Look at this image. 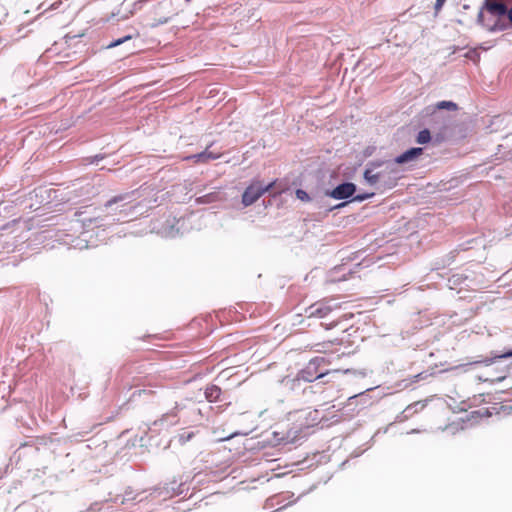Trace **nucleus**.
Wrapping results in <instances>:
<instances>
[{"mask_svg": "<svg viewBox=\"0 0 512 512\" xmlns=\"http://www.w3.org/2000/svg\"><path fill=\"white\" fill-rule=\"evenodd\" d=\"M315 351H317V352H323L324 350L317 348Z\"/></svg>", "mask_w": 512, "mask_h": 512, "instance_id": "b1692460", "label": "nucleus"}, {"mask_svg": "<svg viewBox=\"0 0 512 512\" xmlns=\"http://www.w3.org/2000/svg\"><path fill=\"white\" fill-rule=\"evenodd\" d=\"M500 357H503V358L512 357V350L504 352Z\"/></svg>", "mask_w": 512, "mask_h": 512, "instance_id": "6ab92c4d", "label": "nucleus"}, {"mask_svg": "<svg viewBox=\"0 0 512 512\" xmlns=\"http://www.w3.org/2000/svg\"><path fill=\"white\" fill-rule=\"evenodd\" d=\"M388 168H389V167H386L387 172H392V171H393L392 169H389V170H388Z\"/></svg>", "mask_w": 512, "mask_h": 512, "instance_id": "a878e982", "label": "nucleus"}, {"mask_svg": "<svg viewBox=\"0 0 512 512\" xmlns=\"http://www.w3.org/2000/svg\"><path fill=\"white\" fill-rule=\"evenodd\" d=\"M444 2H445V0H436L435 10L439 11L442 8V6L444 5Z\"/></svg>", "mask_w": 512, "mask_h": 512, "instance_id": "a211bd4d", "label": "nucleus"}, {"mask_svg": "<svg viewBox=\"0 0 512 512\" xmlns=\"http://www.w3.org/2000/svg\"><path fill=\"white\" fill-rule=\"evenodd\" d=\"M296 196L302 201H308L310 199L309 195L302 189L296 191Z\"/></svg>", "mask_w": 512, "mask_h": 512, "instance_id": "2eb2a0df", "label": "nucleus"}, {"mask_svg": "<svg viewBox=\"0 0 512 512\" xmlns=\"http://www.w3.org/2000/svg\"><path fill=\"white\" fill-rule=\"evenodd\" d=\"M512 15V7L508 10V16Z\"/></svg>", "mask_w": 512, "mask_h": 512, "instance_id": "412c9836", "label": "nucleus"}, {"mask_svg": "<svg viewBox=\"0 0 512 512\" xmlns=\"http://www.w3.org/2000/svg\"><path fill=\"white\" fill-rule=\"evenodd\" d=\"M503 379H504V377H498V378H497V380H498V381H501V380H503Z\"/></svg>", "mask_w": 512, "mask_h": 512, "instance_id": "393cba45", "label": "nucleus"}, {"mask_svg": "<svg viewBox=\"0 0 512 512\" xmlns=\"http://www.w3.org/2000/svg\"><path fill=\"white\" fill-rule=\"evenodd\" d=\"M384 172L385 171L375 173L371 169H366L364 172V178L369 184L374 185L380 180V178L383 176Z\"/></svg>", "mask_w": 512, "mask_h": 512, "instance_id": "9d476101", "label": "nucleus"}, {"mask_svg": "<svg viewBox=\"0 0 512 512\" xmlns=\"http://www.w3.org/2000/svg\"><path fill=\"white\" fill-rule=\"evenodd\" d=\"M142 394H145V395H152L154 394V391L152 390H146V389H142V390H138L136 392L133 393V396H141Z\"/></svg>", "mask_w": 512, "mask_h": 512, "instance_id": "dca6fc26", "label": "nucleus"}, {"mask_svg": "<svg viewBox=\"0 0 512 512\" xmlns=\"http://www.w3.org/2000/svg\"><path fill=\"white\" fill-rule=\"evenodd\" d=\"M131 38H132V36H131V35H127V36H125V37H123V38L117 39V40H115V41L111 42V43L108 45V48H114V47H116V46H119V45H121L122 43H124V42H126V41L130 40Z\"/></svg>", "mask_w": 512, "mask_h": 512, "instance_id": "4468645a", "label": "nucleus"}, {"mask_svg": "<svg viewBox=\"0 0 512 512\" xmlns=\"http://www.w3.org/2000/svg\"><path fill=\"white\" fill-rule=\"evenodd\" d=\"M482 18H483V13H482V11H481V12L478 14V19H479V21H482Z\"/></svg>", "mask_w": 512, "mask_h": 512, "instance_id": "aec40b11", "label": "nucleus"}, {"mask_svg": "<svg viewBox=\"0 0 512 512\" xmlns=\"http://www.w3.org/2000/svg\"><path fill=\"white\" fill-rule=\"evenodd\" d=\"M168 19L161 20L159 23H166Z\"/></svg>", "mask_w": 512, "mask_h": 512, "instance_id": "5701e85b", "label": "nucleus"}, {"mask_svg": "<svg viewBox=\"0 0 512 512\" xmlns=\"http://www.w3.org/2000/svg\"><path fill=\"white\" fill-rule=\"evenodd\" d=\"M339 307L340 306L338 304L331 305L329 301L323 300L312 304L306 310V313L308 317L324 318Z\"/></svg>", "mask_w": 512, "mask_h": 512, "instance_id": "7ed1b4c3", "label": "nucleus"}, {"mask_svg": "<svg viewBox=\"0 0 512 512\" xmlns=\"http://www.w3.org/2000/svg\"><path fill=\"white\" fill-rule=\"evenodd\" d=\"M373 195H374L373 193H371V194H365V195H357V196H355V197H354V199H353V200H354V201H363V200H365V199H367V198H369V197H371V196H373Z\"/></svg>", "mask_w": 512, "mask_h": 512, "instance_id": "f3484780", "label": "nucleus"}, {"mask_svg": "<svg viewBox=\"0 0 512 512\" xmlns=\"http://www.w3.org/2000/svg\"><path fill=\"white\" fill-rule=\"evenodd\" d=\"M274 185L275 181L268 185H263L260 181H253L242 194V204L245 207L254 204L263 194L269 192Z\"/></svg>", "mask_w": 512, "mask_h": 512, "instance_id": "f03ea898", "label": "nucleus"}, {"mask_svg": "<svg viewBox=\"0 0 512 512\" xmlns=\"http://www.w3.org/2000/svg\"><path fill=\"white\" fill-rule=\"evenodd\" d=\"M484 8L494 15H508L507 7L504 3L493 1V0H485Z\"/></svg>", "mask_w": 512, "mask_h": 512, "instance_id": "423d86ee", "label": "nucleus"}, {"mask_svg": "<svg viewBox=\"0 0 512 512\" xmlns=\"http://www.w3.org/2000/svg\"><path fill=\"white\" fill-rule=\"evenodd\" d=\"M220 157H221L220 153L215 154L206 149L205 151H203L201 153L186 157L185 160H194L195 163H200V162L206 163L209 160H215Z\"/></svg>", "mask_w": 512, "mask_h": 512, "instance_id": "0eeeda50", "label": "nucleus"}, {"mask_svg": "<svg viewBox=\"0 0 512 512\" xmlns=\"http://www.w3.org/2000/svg\"><path fill=\"white\" fill-rule=\"evenodd\" d=\"M201 201V203H204L205 201L203 200V197H200L199 199Z\"/></svg>", "mask_w": 512, "mask_h": 512, "instance_id": "bb28decb", "label": "nucleus"}, {"mask_svg": "<svg viewBox=\"0 0 512 512\" xmlns=\"http://www.w3.org/2000/svg\"><path fill=\"white\" fill-rule=\"evenodd\" d=\"M329 364L330 362L325 357H315L298 372L296 379L304 382H313L330 372L327 368Z\"/></svg>", "mask_w": 512, "mask_h": 512, "instance_id": "f257e3e1", "label": "nucleus"}, {"mask_svg": "<svg viewBox=\"0 0 512 512\" xmlns=\"http://www.w3.org/2000/svg\"><path fill=\"white\" fill-rule=\"evenodd\" d=\"M201 201V203H204L205 201L203 200V197H200L199 199Z\"/></svg>", "mask_w": 512, "mask_h": 512, "instance_id": "cd10ccee", "label": "nucleus"}, {"mask_svg": "<svg viewBox=\"0 0 512 512\" xmlns=\"http://www.w3.org/2000/svg\"><path fill=\"white\" fill-rule=\"evenodd\" d=\"M221 389L216 385H208L205 388V397L209 402H216L221 396Z\"/></svg>", "mask_w": 512, "mask_h": 512, "instance_id": "1a4fd4ad", "label": "nucleus"}, {"mask_svg": "<svg viewBox=\"0 0 512 512\" xmlns=\"http://www.w3.org/2000/svg\"><path fill=\"white\" fill-rule=\"evenodd\" d=\"M131 195L129 193L121 194L113 197L105 204L106 207H111L113 204L121 203L119 212L132 213L135 208L138 207V203L132 200H129Z\"/></svg>", "mask_w": 512, "mask_h": 512, "instance_id": "20e7f679", "label": "nucleus"}, {"mask_svg": "<svg viewBox=\"0 0 512 512\" xmlns=\"http://www.w3.org/2000/svg\"><path fill=\"white\" fill-rule=\"evenodd\" d=\"M423 152L422 148H411L401 155L397 156L395 159V162L398 164H403L409 161H412L416 159L418 156H420Z\"/></svg>", "mask_w": 512, "mask_h": 512, "instance_id": "6e6552de", "label": "nucleus"}, {"mask_svg": "<svg viewBox=\"0 0 512 512\" xmlns=\"http://www.w3.org/2000/svg\"><path fill=\"white\" fill-rule=\"evenodd\" d=\"M437 109H448V110H456L457 104L452 101H441L436 105Z\"/></svg>", "mask_w": 512, "mask_h": 512, "instance_id": "ddd939ff", "label": "nucleus"}, {"mask_svg": "<svg viewBox=\"0 0 512 512\" xmlns=\"http://www.w3.org/2000/svg\"><path fill=\"white\" fill-rule=\"evenodd\" d=\"M345 204H346V203H341V204L339 205V207H343V206H345Z\"/></svg>", "mask_w": 512, "mask_h": 512, "instance_id": "c85d7f7f", "label": "nucleus"}, {"mask_svg": "<svg viewBox=\"0 0 512 512\" xmlns=\"http://www.w3.org/2000/svg\"><path fill=\"white\" fill-rule=\"evenodd\" d=\"M356 191V186L351 182H346L335 187L330 193L329 196L337 199H347L351 197Z\"/></svg>", "mask_w": 512, "mask_h": 512, "instance_id": "39448f33", "label": "nucleus"}, {"mask_svg": "<svg viewBox=\"0 0 512 512\" xmlns=\"http://www.w3.org/2000/svg\"><path fill=\"white\" fill-rule=\"evenodd\" d=\"M431 140L430 131L427 129H424L418 133L417 136V142L419 144H426Z\"/></svg>", "mask_w": 512, "mask_h": 512, "instance_id": "f8f14e48", "label": "nucleus"}, {"mask_svg": "<svg viewBox=\"0 0 512 512\" xmlns=\"http://www.w3.org/2000/svg\"><path fill=\"white\" fill-rule=\"evenodd\" d=\"M195 436V433L192 432V431H183L182 433H180L178 435V442L181 444V445H184L186 444L187 442H189L191 439H193V437Z\"/></svg>", "mask_w": 512, "mask_h": 512, "instance_id": "9b49d317", "label": "nucleus"}, {"mask_svg": "<svg viewBox=\"0 0 512 512\" xmlns=\"http://www.w3.org/2000/svg\"><path fill=\"white\" fill-rule=\"evenodd\" d=\"M510 23L512 24V14L508 16Z\"/></svg>", "mask_w": 512, "mask_h": 512, "instance_id": "4be33fe9", "label": "nucleus"}]
</instances>
